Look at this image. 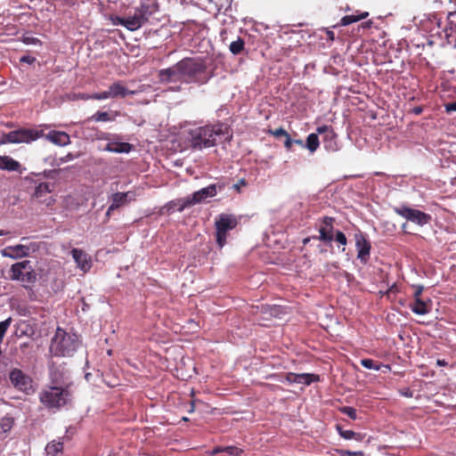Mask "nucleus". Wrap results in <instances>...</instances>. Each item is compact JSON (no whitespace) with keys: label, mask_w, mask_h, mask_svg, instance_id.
Returning <instances> with one entry per match:
<instances>
[{"label":"nucleus","mask_w":456,"mask_h":456,"mask_svg":"<svg viewBox=\"0 0 456 456\" xmlns=\"http://www.w3.org/2000/svg\"><path fill=\"white\" fill-rule=\"evenodd\" d=\"M231 138L229 126L220 122L195 127L189 131V142L194 150L210 148L219 142L230 141Z\"/></svg>","instance_id":"1"},{"label":"nucleus","mask_w":456,"mask_h":456,"mask_svg":"<svg viewBox=\"0 0 456 456\" xmlns=\"http://www.w3.org/2000/svg\"><path fill=\"white\" fill-rule=\"evenodd\" d=\"M131 144L128 142H111L107 143L106 145V151L110 152H117V153H122V152H129L131 150Z\"/></svg>","instance_id":"24"},{"label":"nucleus","mask_w":456,"mask_h":456,"mask_svg":"<svg viewBox=\"0 0 456 456\" xmlns=\"http://www.w3.org/2000/svg\"><path fill=\"white\" fill-rule=\"evenodd\" d=\"M447 27L446 31L450 30V33H448V36H452L453 34L456 35V11L452 12L448 14L447 17Z\"/></svg>","instance_id":"31"},{"label":"nucleus","mask_w":456,"mask_h":456,"mask_svg":"<svg viewBox=\"0 0 456 456\" xmlns=\"http://www.w3.org/2000/svg\"><path fill=\"white\" fill-rule=\"evenodd\" d=\"M319 237L318 240L323 242H331L334 240V223L335 218L331 216H323L319 220Z\"/></svg>","instance_id":"14"},{"label":"nucleus","mask_w":456,"mask_h":456,"mask_svg":"<svg viewBox=\"0 0 456 456\" xmlns=\"http://www.w3.org/2000/svg\"><path fill=\"white\" fill-rule=\"evenodd\" d=\"M373 25L372 20H368L361 23L360 27L363 29L370 28Z\"/></svg>","instance_id":"47"},{"label":"nucleus","mask_w":456,"mask_h":456,"mask_svg":"<svg viewBox=\"0 0 456 456\" xmlns=\"http://www.w3.org/2000/svg\"><path fill=\"white\" fill-rule=\"evenodd\" d=\"M9 379L13 387L26 395H30L34 392L33 379L26 374L23 370L18 368H13L9 373Z\"/></svg>","instance_id":"10"},{"label":"nucleus","mask_w":456,"mask_h":456,"mask_svg":"<svg viewBox=\"0 0 456 456\" xmlns=\"http://www.w3.org/2000/svg\"><path fill=\"white\" fill-rule=\"evenodd\" d=\"M319 144H320V142H319V138H318L317 134L312 133L307 136L305 147L311 152H314L318 149Z\"/></svg>","instance_id":"29"},{"label":"nucleus","mask_w":456,"mask_h":456,"mask_svg":"<svg viewBox=\"0 0 456 456\" xmlns=\"http://www.w3.org/2000/svg\"><path fill=\"white\" fill-rule=\"evenodd\" d=\"M108 91L110 98H115L118 96L126 97L128 94L133 95L135 94L134 91H130L126 89L119 81L110 85Z\"/></svg>","instance_id":"19"},{"label":"nucleus","mask_w":456,"mask_h":456,"mask_svg":"<svg viewBox=\"0 0 456 456\" xmlns=\"http://www.w3.org/2000/svg\"><path fill=\"white\" fill-rule=\"evenodd\" d=\"M92 100H105L110 98L109 91H103L101 93H95L91 94Z\"/></svg>","instance_id":"41"},{"label":"nucleus","mask_w":456,"mask_h":456,"mask_svg":"<svg viewBox=\"0 0 456 456\" xmlns=\"http://www.w3.org/2000/svg\"><path fill=\"white\" fill-rule=\"evenodd\" d=\"M71 254L81 270L87 272L91 268V257L84 250L73 248Z\"/></svg>","instance_id":"17"},{"label":"nucleus","mask_w":456,"mask_h":456,"mask_svg":"<svg viewBox=\"0 0 456 456\" xmlns=\"http://www.w3.org/2000/svg\"><path fill=\"white\" fill-rule=\"evenodd\" d=\"M180 89H181V86H176V87L171 88V90H173V91H179Z\"/></svg>","instance_id":"61"},{"label":"nucleus","mask_w":456,"mask_h":456,"mask_svg":"<svg viewBox=\"0 0 456 456\" xmlns=\"http://www.w3.org/2000/svg\"><path fill=\"white\" fill-rule=\"evenodd\" d=\"M324 135H325V136H324V140H325V141H328V140H333V139H334V138H330V135H328V134H325Z\"/></svg>","instance_id":"57"},{"label":"nucleus","mask_w":456,"mask_h":456,"mask_svg":"<svg viewBox=\"0 0 456 456\" xmlns=\"http://www.w3.org/2000/svg\"><path fill=\"white\" fill-rule=\"evenodd\" d=\"M89 119L95 122H107L114 120V118L110 117L109 112L97 111L92 117H90Z\"/></svg>","instance_id":"32"},{"label":"nucleus","mask_w":456,"mask_h":456,"mask_svg":"<svg viewBox=\"0 0 456 456\" xmlns=\"http://www.w3.org/2000/svg\"><path fill=\"white\" fill-rule=\"evenodd\" d=\"M30 248L27 245L18 244L15 246H8L1 250V254L4 257L12 259H17L28 256L29 255Z\"/></svg>","instance_id":"15"},{"label":"nucleus","mask_w":456,"mask_h":456,"mask_svg":"<svg viewBox=\"0 0 456 456\" xmlns=\"http://www.w3.org/2000/svg\"><path fill=\"white\" fill-rule=\"evenodd\" d=\"M316 131H317V134H328V135H330V138L336 137V134L334 133L332 127L330 126H327V125L318 126Z\"/></svg>","instance_id":"35"},{"label":"nucleus","mask_w":456,"mask_h":456,"mask_svg":"<svg viewBox=\"0 0 456 456\" xmlns=\"http://www.w3.org/2000/svg\"><path fill=\"white\" fill-rule=\"evenodd\" d=\"M39 40L36 37H25L23 39V42L27 45L28 44H37V42H38Z\"/></svg>","instance_id":"49"},{"label":"nucleus","mask_w":456,"mask_h":456,"mask_svg":"<svg viewBox=\"0 0 456 456\" xmlns=\"http://www.w3.org/2000/svg\"><path fill=\"white\" fill-rule=\"evenodd\" d=\"M269 133L275 137H281V136L286 137L289 134V133L282 127L277 128L275 130H270Z\"/></svg>","instance_id":"42"},{"label":"nucleus","mask_w":456,"mask_h":456,"mask_svg":"<svg viewBox=\"0 0 456 456\" xmlns=\"http://www.w3.org/2000/svg\"><path fill=\"white\" fill-rule=\"evenodd\" d=\"M357 258L362 265H366L370 259L371 245L362 232L354 234Z\"/></svg>","instance_id":"13"},{"label":"nucleus","mask_w":456,"mask_h":456,"mask_svg":"<svg viewBox=\"0 0 456 456\" xmlns=\"http://www.w3.org/2000/svg\"><path fill=\"white\" fill-rule=\"evenodd\" d=\"M20 164L10 156H0V169L7 171H18Z\"/></svg>","instance_id":"22"},{"label":"nucleus","mask_w":456,"mask_h":456,"mask_svg":"<svg viewBox=\"0 0 456 456\" xmlns=\"http://www.w3.org/2000/svg\"><path fill=\"white\" fill-rule=\"evenodd\" d=\"M412 289H414L413 297L415 298H421L420 296L422 295L424 287L422 285H412Z\"/></svg>","instance_id":"43"},{"label":"nucleus","mask_w":456,"mask_h":456,"mask_svg":"<svg viewBox=\"0 0 456 456\" xmlns=\"http://www.w3.org/2000/svg\"><path fill=\"white\" fill-rule=\"evenodd\" d=\"M63 451V443L61 441H52L45 446L47 456H61Z\"/></svg>","instance_id":"23"},{"label":"nucleus","mask_w":456,"mask_h":456,"mask_svg":"<svg viewBox=\"0 0 456 456\" xmlns=\"http://www.w3.org/2000/svg\"><path fill=\"white\" fill-rule=\"evenodd\" d=\"M36 61V58L29 55H23L20 58V62L33 64Z\"/></svg>","instance_id":"44"},{"label":"nucleus","mask_w":456,"mask_h":456,"mask_svg":"<svg viewBox=\"0 0 456 456\" xmlns=\"http://www.w3.org/2000/svg\"><path fill=\"white\" fill-rule=\"evenodd\" d=\"M159 9L156 0H142L133 15L118 18V23L131 31L137 30L148 20L150 16Z\"/></svg>","instance_id":"4"},{"label":"nucleus","mask_w":456,"mask_h":456,"mask_svg":"<svg viewBox=\"0 0 456 456\" xmlns=\"http://www.w3.org/2000/svg\"><path fill=\"white\" fill-rule=\"evenodd\" d=\"M225 33H226V30H224V29L221 31V34H220V35H221V37H222V40H223V41H224V40H225V39H224V34H225Z\"/></svg>","instance_id":"59"},{"label":"nucleus","mask_w":456,"mask_h":456,"mask_svg":"<svg viewBox=\"0 0 456 456\" xmlns=\"http://www.w3.org/2000/svg\"><path fill=\"white\" fill-rule=\"evenodd\" d=\"M7 232H4V230H0V236L6 235Z\"/></svg>","instance_id":"60"},{"label":"nucleus","mask_w":456,"mask_h":456,"mask_svg":"<svg viewBox=\"0 0 456 456\" xmlns=\"http://www.w3.org/2000/svg\"><path fill=\"white\" fill-rule=\"evenodd\" d=\"M286 379L289 383H297V373H293V372L287 373Z\"/></svg>","instance_id":"45"},{"label":"nucleus","mask_w":456,"mask_h":456,"mask_svg":"<svg viewBox=\"0 0 456 456\" xmlns=\"http://www.w3.org/2000/svg\"><path fill=\"white\" fill-rule=\"evenodd\" d=\"M224 452V447H222V446H216V447H215V448L211 451L210 454H211V455H216V454H217V453H219V452Z\"/></svg>","instance_id":"50"},{"label":"nucleus","mask_w":456,"mask_h":456,"mask_svg":"<svg viewBox=\"0 0 456 456\" xmlns=\"http://www.w3.org/2000/svg\"><path fill=\"white\" fill-rule=\"evenodd\" d=\"M183 419V421H188V418H186V417H183V419Z\"/></svg>","instance_id":"63"},{"label":"nucleus","mask_w":456,"mask_h":456,"mask_svg":"<svg viewBox=\"0 0 456 456\" xmlns=\"http://www.w3.org/2000/svg\"><path fill=\"white\" fill-rule=\"evenodd\" d=\"M159 81L162 84L170 82H183L181 61L176 64L160 69L158 73Z\"/></svg>","instance_id":"12"},{"label":"nucleus","mask_w":456,"mask_h":456,"mask_svg":"<svg viewBox=\"0 0 456 456\" xmlns=\"http://www.w3.org/2000/svg\"><path fill=\"white\" fill-rule=\"evenodd\" d=\"M394 211L407 221L412 222L419 226L429 224L432 219L429 214L404 205L394 208Z\"/></svg>","instance_id":"11"},{"label":"nucleus","mask_w":456,"mask_h":456,"mask_svg":"<svg viewBox=\"0 0 456 456\" xmlns=\"http://www.w3.org/2000/svg\"><path fill=\"white\" fill-rule=\"evenodd\" d=\"M436 364H437L438 366H447V365H448V362H447L445 360H444V359H438V360L436 361Z\"/></svg>","instance_id":"52"},{"label":"nucleus","mask_w":456,"mask_h":456,"mask_svg":"<svg viewBox=\"0 0 456 456\" xmlns=\"http://www.w3.org/2000/svg\"><path fill=\"white\" fill-rule=\"evenodd\" d=\"M217 193L216 185L210 184L205 188H202L193 192L190 198L192 205L200 204L203 202L207 198L215 197Z\"/></svg>","instance_id":"16"},{"label":"nucleus","mask_w":456,"mask_h":456,"mask_svg":"<svg viewBox=\"0 0 456 456\" xmlns=\"http://www.w3.org/2000/svg\"><path fill=\"white\" fill-rule=\"evenodd\" d=\"M229 50L233 55H239L242 53L245 50V42L244 40L238 37L236 40L232 41L229 45Z\"/></svg>","instance_id":"27"},{"label":"nucleus","mask_w":456,"mask_h":456,"mask_svg":"<svg viewBox=\"0 0 456 456\" xmlns=\"http://www.w3.org/2000/svg\"><path fill=\"white\" fill-rule=\"evenodd\" d=\"M181 64L184 83L202 86L214 77V70L208 71L205 62L200 59L183 58Z\"/></svg>","instance_id":"3"},{"label":"nucleus","mask_w":456,"mask_h":456,"mask_svg":"<svg viewBox=\"0 0 456 456\" xmlns=\"http://www.w3.org/2000/svg\"><path fill=\"white\" fill-rule=\"evenodd\" d=\"M405 227H406V224H403V226H402V228L404 230V229H405Z\"/></svg>","instance_id":"64"},{"label":"nucleus","mask_w":456,"mask_h":456,"mask_svg":"<svg viewBox=\"0 0 456 456\" xmlns=\"http://www.w3.org/2000/svg\"><path fill=\"white\" fill-rule=\"evenodd\" d=\"M170 208H176L178 211L182 212L186 208L193 206L191 200L190 196L183 199H177L175 200H172L169 203Z\"/></svg>","instance_id":"26"},{"label":"nucleus","mask_w":456,"mask_h":456,"mask_svg":"<svg viewBox=\"0 0 456 456\" xmlns=\"http://www.w3.org/2000/svg\"><path fill=\"white\" fill-rule=\"evenodd\" d=\"M112 211L113 210H110V206L109 208L107 209V212H106V215H105L107 221L110 219Z\"/></svg>","instance_id":"56"},{"label":"nucleus","mask_w":456,"mask_h":456,"mask_svg":"<svg viewBox=\"0 0 456 456\" xmlns=\"http://www.w3.org/2000/svg\"><path fill=\"white\" fill-rule=\"evenodd\" d=\"M52 172V170H49L43 173H30L24 177L27 189L32 191L31 198L48 207L55 202L52 196H48L53 191V183L45 181Z\"/></svg>","instance_id":"2"},{"label":"nucleus","mask_w":456,"mask_h":456,"mask_svg":"<svg viewBox=\"0 0 456 456\" xmlns=\"http://www.w3.org/2000/svg\"><path fill=\"white\" fill-rule=\"evenodd\" d=\"M79 340L75 334L67 333L58 328L52 338L50 352L56 357L71 356L77 349Z\"/></svg>","instance_id":"5"},{"label":"nucleus","mask_w":456,"mask_h":456,"mask_svg":"<svg viewBox=\"0 0 456 456\" xmlns=\"http://www.w3.org/2000/svg\"><path fill=\"white\" fill-rule=\"evenodd\" d=\"M309 240H310L309 238H306L303 240V243L305 245L306 243H308Z\"/></svg>","instance_id":"62"},{"label":"nucleus","mask_w":456,"mask_h":456,"mask_svg":"<svg viewBox=\"0 0 456 456\" xmlns=\"http://www.w3.org/2000/svg\"><path fill=\"white\" fill-rule=\"evenodd\" d=\"M107 385H108L109 387H116L118 384H117V383L107 382Z\"/></svg>","instance_id":"58"},{"label":"nucleus","mask_w":456,"mask_h":456,"mask_svg":"<svg viewBox=\"0 0 456 456\" xmlns=\"http://www.w3.org/2000/svg\"><path fill=\"white\" fill-rule=\"evenodd\" d=\"M326 34H327V37H328V38H329L330 40H331V41H333V40H334V38H335V35H334V32H333V31H331V30H327Z\"/></svg>","instance_id":"53"},{"label":"nucleus","mask_w":456,"mask_h":456,"mask_svg":"<svg viewBox=\"0 0 456 456\" xmlns=\"http://www.w3.org/2000/svg\"><path fill=\"white\" fill-rule=\"evenodd\" d=\"M361 365L369 370H379L380 366L375 362L372 359L364 358L361 360Z\"/></svg>","instance_id":"34"},{"label":"nucleus","mask_w":456,"mask_h":456,"mask_svg":"<svg viewBox=\"0 0 456 456\" xmlns=\"http://www.w3.org/2000/svg\"><path fill=\"white\" fill-rule=\"evenodd\" d=\"M430 300L424 301L421 298H415L410 307L414 314L419 315H425L430 312Z\"/></svg>","instance_id":"20"},{"label":"nucleus","mask_w":456,"mask_h":456,"mask_svg":"<svg viewBox=\"0 0 456 456\" xmlns=\"http://www.w3.org/2000/svg\"><path fill=\"white\" fill-rule=\"evenodd\" d=\"M80 99H82V100H92V97H91V94H83L80 95Z\"/></svg>","instance_id":"54"},{"label":"nucleus","mask_w":456,"mask_h":456,"mask_svg":"<svg viewBox=\"0 0 456 456\" xmlns=\"http://www.w3.org/2000/svg\"><path fill=\"white\" fill-rule=\"evenodd\" d=\"M335 240L343 246H346L347 244V239L346 235L340 231L336 232Z\"/></svg>","instance_id":"40"},{"label":"nucleus","mask_w":456,"mask_h":456,"mask_svg":"<svg viewBox=\"0 0 456 456\" xmlns=\"http://www.w3.org/2000/svg\"><path fill=\"white\" fill-rule=\"evenodd\" d=\"M292 144H293V140L290 138V135L288 134V136L285 137L284 146L288 151H290Z\"/></svg>","instance_id":"46"},{"label":"nucleus","mask_w":456,"mask_h":456,"mask_svg":"<svg viewBox=\"0 0 456 456\" xmlns=\"http://www.w3.org/2000/svg\"><path fill=\"white\" fill-rule=\"evenodd\" d=\"M445 109L447 112L456 111V102L446 104Z\"/></svg>","instance_id":"48"},{"label":"nucleus","mask_w":456,"mask_h":456,"mask_svg":"<svg viewBox=\"0 0 456 456\" xmlns=\"http://www.w3.org/2000/svg\"><path fill=\"white\" fill-rule=\"evenodd\" d=\"M368 12L355 11L354 14L346 15L339 21L340 26H347L369 17Z\"/></svg>","instance_id":"21"},{"label":"nucleus","mask_w":456,"mask_h":456,"mask_svg":"<svg viewBox=\"0 0 456 456\" xmlns=\"http://www.w3.org/2000/svg\"><path fill=\"white\" fill-rule=\"evenodd\" d=\"M297 383L304 384L306 386H308L314 382H317L320 379L319 375L311 374V373L297 374Z\"/></svg>","instance_id":"28"},{"label":"nucleus","mask_w":456,"mask_h":456,"mask_svg":"<svg viewBox=\"0 0 456 456\" xmlns=\"http://www.w3.org/2000/svg\"><path fill=\"white\" fill-rule=\"evenodd\" d=\"M340 412L347 415L351 419H356L357 411L354 407L344 406L339 409Z\"/></svg>","instance_id":"37"},{"label":"nucleus","mask_w":456,"mask_h":456,"mask_svg":"<svg viewBox=\"0 0 456 456\" xmlns=\"http://www.w3.org/2000/svg\"><path fill=\"white\" fill-rule=\"evenodd\" d=\"M10 324H11V318H8L7 320L0 322V342L3 340Z\"/></svg>","instance_id":"38"},{"label":"nucleus","mask_w":456,"mask_h":456,"mask_svg":"<svg viewBox=\"0 0 456 456\" xmlns=\"http://www.w3.org/2000/svg\"><path fill=\"white\" fill-rule=\"evenodd\" d=\"M422 111H423V109L420 106H417V107L413 108V110H412V112L416 115H420L422 113Z\"/></svg>","instance_id":"51"},{"label":"nucleus","mask_w":456,"mask_h":456,"mask_svg":"<svg viewBox=\"0 0 456 456\" xmlns=\"http://www.w3.org/2000/svg\"><path fill=\"white\" fill-rule=\"evenodd\" d=\"M45 136L43 130L35 128H20L4 134L1 143H30Z\"/></svg>","instance_id":"7"},{"label":"nucleus","mask_w":456,"mask_h":456,"mask_svg":"<svg viewBox=\"0 0 456 456\" xmlns=\"http://www.w3.org/2000/svg\"><path fill=\"white\" fill-rule=\"evenodd\" d=\"M129 192H117L112 195V203L110 204V210H115L120 206L124 205L127 200Z\"/></svg>","instance_id":"25"},{"label":"nucleus","mask_w":456,"mask_h":456,"mask_svg":"<svg viewBox=\"0 0 456 456\" xmlns=\"http://www.w3.org/2000/svg\"><path fill=\"white\" fill-rule=\"evenodd\" d=\"M337 429L338 431V434L340 435L341 437L345 438V439H353V438H356V436H358L356 433H354L353 430H344L342 429L341 427L339 426H337Z\"/></svg>","instance_id":"36"},{"label":"nucleus","mask_w":456,"mask_h":456,"mask_svg":"<svg viewBox=\"0 0 456 456\" xmlns=\"http://www.w3.org/2000/svg\"><path fill=\"white\" fill-rule=\"evenodd\" d=\"M293 143H296L301 147H305V144L303 142L302 140H293Z\"/></svg>","instance_id":"55"},{"label":"nucleus","mask_w":456,"mask_h":456,"mask_svg":"<svg viewBox=\"0 0 456 456\" xmlns=\"http://www.w3.org/2000/svg\"><path fill=\"white\" fill-rule=\"evenodd\" d=\"M45 138L53 144L58 146H66L70 143L69 135L66 132L62 131H50L45 135Z\"/></svg>","instance_id":"18"},{"label":"nucleus","mask_w":456,"mask_h":456,"mask_svg":"<svg viewBox=\"0 0 456 456\" xmlns=\"http://www.w3.org/2000/svg\"><path fill=\"white\" fill-rule=\"evenodd\" d=\"M10 279L20 281L25 283H34L37 281V273L30 265V261L24 260L13 264L10 269Z\"/></svg>","instance_id":"9"},{"label":"nucleus","mask_w":456,"mask_h":456,"mask_svg":"<svg viewBox=\"0 0 456 456\" xmlns=\"http://www.w3.org/2000/svg\"><path fill=\"white\" fill-rule=\"evenodd\" d=\"M224 452H226L232 456H241L244 452L243 449L239 448L234 445L224 446Z\"/></svg>","instance_id":"33"},{"label":"nucleus","mask_w":456,"mask_h":456,"mask_svg":"<svg viewBox=\"0 0 456 456\" xmlns=\"http://www.w3.org/2000/svg\"><path fill=\"white\" fill-rule=\"evenodd\" d=\"M338 452L339 453L340 456H364V452L362 451L351 452L348 450L341 449L338 450Z\"/></svg>","instance_id":"39"},{"label":"nucleus","mask_w":456,"mask_h":456,"mask_svg":"<svg viewBox=\"0 0 456 456\" xmlns=\"http://www.w3.org/2000/svg\"><path fill=\"white\" fill-rule=\"evenodd\" d=\"M14 424V419L12 417L5 416L0 420V434H6L9 432Z\"/></svg>","instance_id":"30"},{"label":"nucleus","mask_w":456,"mask_h":456,"mask_svg":"<svg viewBox=\"0 0 456 456\" xmlns=\"http://www.w3.org/2000/svg\"><path fill=\"white\" fill-rule=\"evenodd\" d=\"M39 400L48 409H60L71 401V394L67 387L52 386L40 392Z\"/></svg>","instance_id":"6"},{"label":"nucleus","mask_w":456,"mask_h":456,"mask_svg":"<svg viewBox=\"0 0 456 456\" xmlns=\"http://www.w3.org/2000/svg\"><path fill=\"white\" fill-rule=\"evenodd\" d=\"M238 219L232 214H220L215 222L216 244L222 248L226 244L228 232L238 225Z\"/></svg>","instance_id":"8"}]
</instances>
